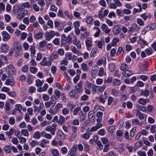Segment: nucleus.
<instances>
[{
	"label": "nucleus",
	"mask_w": 156,
	"mask_h": 156,
	"mask_svg": "<svg viewBox=\"0 0 156 156\" xmlns=\"http://www.w3.org/2000/svg\"><path fill=\"white\" fill-rule=\"evenodd\" d=\"M92 86V83L89 81H87L85 83L84 88L90 89Z\"/></svg>",
	"instance_id": "a18cd8bd"
},
{
	"label": "nucleus",
	"mask_w": 156,
	"mask_h": 156,
	"mask_svg": "<svg viewBox=\"0 0 156 156\" xmlns=\"http://www.w3.org/2000/svg\"><path fill=\"white\" fill-rule=\"evenodd\" d=\"M51 61H47L46 57L43 58V60L41 62L40 64L42 66H50L51 65Z\"/></svg>",
	"instance_id": "f8f14e48"
},
{
	"label": "nucleus",
	"mask_w": 156,
	"mask_h": 156,
	"mask_svg": "<svg viewBox=\"0 0 156 156\" xmlns=\"http://www.w3.org/2000/svg\"><path fill=\"white\" fill-rule=\"evenodd\" d=\"M93 20V19L91 16H88L86 19V22L89 24L92 23Z\"/></svg>",
	"instance_id": "8fccbe9b"
},
{
	"label": "nucleus",
	"mask_w": 156,
	"mask_h": 156,
	"mask_svg": "<svg viewBox=\"0 0 156 156\" xmlns=\"http://www.w3.org/2000/svg\"><path fill=\"white\" fill-rule=\"evenodd\" d=\"M55 105V104L50 101H47L45 103V106L48 108H49L50 107H53Z\"/></svg>",
	"instance_id": "4c0bfd02"
},
{
	"label": "nucleus",
	"mask_w": 156,
	"mask_h": 156,
	"mask_svg": "<svg viewBox=\"0 0 156 156\" xmlns=\"http://www.w3.org/2000/svg\"><path fill=\"white\" fill-rule=\"evenodd\" d=\"M97 68L96 65H94L92 67L91 70V73L92 77H95L97 74Z\"/></svg>",
	"instance_id": "dca6fc26"
},
{
	"label": "nucleus",
	"mask_w": 156,
	"mask_h": 156,
	"mask_svg": "<svg viewBox=\"0 0 156 156\" xmlns=\"http://www.w3.org/2000/svg\"><path fill=\"white\" fill-rule=\"evenodd\" d=\"M65 134L61 130H58L56 138L58 140H62L65 139Z\"/></svg>",
	"instance_id": "6e6552de"
},
{
	"label": "nucleus",
	"mask_w": 156,
	"mask_h": 156,
	"mask_svg": "<svg viewBox=\"0 0 156 156\" xmlns=\"http://www.w3.org/2000/svg\"><path fill=\"white\" fill-rule=\"evenodd\" d=\"M65 118L62 115H61L59 117L58 123L60 125H62L65 122Z\"/></svg>",
	"instance_id": "5701e85b"
},
{
	"label": "nucleus",
	"mask_w": 156,
	"mask_h": 156,
	"mask_svg": "<svg viewBox=\"0 0 156 156\" xmlns=\"http://www.w3.org/2000/svg\"><path fill=\"white\" fill-rule=\"evenodd\" d=\"M41 134L42 136L48 139H50L52 138L51 134L46 133L44 131H42L41 132Z\"/></svg>",
	"instance_id": "412c9836"
},
{
	"label": "nucleus",
	"mask_w": 156,
	"mask_h": 156,
	"mask_svg": "<svg viewBox=\"0 0 156 156\" xmlns=\"http://www.w3.org/2000/svg\"><path fill=\"white\" fill-rule=\"evenodd\" d=\"M65 58L66 60H71L72 59L71 53L69 52L66 53L65 54Z\"/></svg>",
	"instance_id": "37998d69"
},
{
	"label": "nucleus",
	"mask_w": 156,
	"mask_h": 156,
	"mask_svg": "<svg viewBox=\"0 0 156 156\" xmlns=\"http://www.w3.org/2000/svg\"><path fill=\"white\" fill-rule=\"evenodd\" d=\"M95 112L93 110L90 111L88 114V117L90 119H93L95 121Z\"/></svg>",
	"instance_id": "f3484780"
},
{
	"label": "nucleus",
	"mask_w": 156,
	"mask_h": 156,
	"mask_svg": "<svg viewBox=\"0 0 156 156\" xmlns=\"http://www.w3.org/2000/svg\"><path fill=\"white\" fill-rule=\"evenodd\" d=\"M81 110V108L80 107H77L75 108L73 111V115H77L79 111Z\"/></svg>",
	"instance_id": "0e129e2a"
},
{
	"label": "nucleus",
	"mask_w": 156,
	"mask_h": 156,
	"mask_svg": "<svg viewBox=\"0 0 156 156\" xmlns=\"http://www.w3.org/2000/svg\"><path fill=\"white\" fill-rule=\"evenodd\" d=\"M33 76L30 74H28L27 78V82L28 84L30 85L33 81Z\"/></svg>",
	"instance_id": "c756f323"
},
{
	"label": "nucleus",
	"mask_w": 156,
	"mask_h": 156,
	"mask_svg": "<svg viewBox=\"0 0 156 156\" xmlns=\"http://www.w3.org/2000/svg\"><path fill=\"white\" fill-rule=\"evenodd\" d=\"M21 134L25 136H28L29 135L28 131L26 129H22L21 131Z\"/></svg>",
	"instance_id": "052dcab7"
},
{
	"label": "nucleus",
	"mask_w": 156,
	"mask_h": 156,
	"mask_svg": "<svg viewBox=\"0 0 156 156\" xmlns=\"http://www.w3.org/2000/svg\"><path fill=\"white\" fill-rule=\"evenodd\" d=\"M112 77L109 76L107 79H106L105 80L104 82L105 83H111L112 80Z\"/></svg>",
	"instance_id": "338daca9"
},
{
	"label": "nucleus",
	"mask_w": 156,
	"mask_h": 156,
	"mask_svg": "<svg viewBox=\"0 0 156 156\" xmlns=\"http://www.w3.org/2000/svg\"><path fill=\"white\" fill-rule=\"evenodd\" d=\"M63 107V105L62 104L60 103H58L55 106L54 109L56 110V112H58L59 111L60 109L62 108Z\"/></svg>",
	"instance_id": "bb28decb"
},
{
	"label": "nucleus",
	"mask_w": 156,
	"mask_h": 156,
	"mask_svg": "<svg viewBox=\"0 0 156 156\" xmlns=\"http://www.w3.org/2000/svg\"><path fill=\"white\" fill-rule=\"evenodd\" d=\"M101 29L106 34L108 33L110 31V30L108 29L107 25L105 24L102 25Z\"/></svg>",
	"instance_id": "aec40b11"
},
{
	"label": "nucleus",
	"mask_w": 156,
	"mask_h": 156,
	"mask_svg": "<svg viewBox=\"0 0 156 156\" xmlns=\"http://www.w3.org/2000/svg\"><path fill=\"white\" fill-rule=\"evenodd\" d=\"M97 64L99 66H101L102 64L105 65L106 64V59L105 57H103L101 59L99 60L97 62Z\"/></svg>",
	"instance_id": "ddd939ff"
},
{
	"label": "nucleus",
	"mask_w": 156,
	"mask_h": 156,
	"mask_svg": "<svg viewBox=\"0 0 156 156\" xmlns=\"http://www.w3.org/2000/svg\"><path fill=\"white\" fill-rule=\"evenodd\" d=\"M76 92L75 90H73L69 92V96L70 98H77V97L76 96Z\"/></svg>",
	"instance_id": "b1692460"
},
{
	"label": "nucleus",
	"mask_w": 156,
	"mask_h": 156,
	"mask_svg": "<svg viewBox=\"0 0 156 156\" xmlns=\"http://www.w3.org/2000/svg\"><path fill=\"white\" fill-rule=\"evenodd\" d=\"M41 136V134L38 131L36 132L34 134L33 137L34 138L37 139H39Z\"/></svg>",
	"instance_id": "ea45409f"
},
{
	"label": "nucleus",
	"mask_w": 156,
	"mask_h": 156,
	"mask_svg": "<svg viewBox=\"0 0 156 156\" xmlns=\"http://www.w3.org/2000/svg\"><path fill=\"white\" fill-rule=\"evenodd\" d=\"M101 140L104 144L105 145H110V142L109 140L106 137H103L101 138Z\"/></svg>",
	"instance_id": "c9c22d12"
},
{
	"label": "nucleus",
	"mask_w": 156,
	"mask_h": 156,
	"mask_svg": "<svg viewBox=\"0 0 156 156\" xmlns=\"http://www.w3.org/2000/svg\"><path fill=\"white\" fill-rule=\"evenodd\" d=\"M61 42L63 44H66L67 43V37L65 34H63L61 36Z\"/></svg>",
	"instance_id": "e433bc0d"
},
{
	"label": "nucleus",
	"mask_w": 156,
	"mask_h": 156,
	"mask_svg": "<svg viewBox=\"0 0 156 156\" xmlns=\"http://www.w3.org/2000/svg\"><path fill=\"white\" fill-rule=\"evenodd\" d=\"M57 126V124L54 123L51 126H47L45 130L50 132L52 135H54L55 134V133L56 130V128Z\"/></svg>",
	"instance_id": "7ed1b4c3"
},
{
	"label": "nucleus",
	"mask_w": 156,
	"mask_h": 156,
	"mask_svg": "<svg viewBox=\"0 0 156 156\" xmlns=\"http://www.w3.org/2000/svg\"><path fill=\"white\" fill-rule=\"evenodd\" d=\"M97 51V48H94L92 50L90 54V56L91 57L94 56L96 54Z\"/></svg>",
	"instance_id": "13d9d810"
},
{
	"label": "nucleus",
	"mask_w": 156,
	"mask_h": 156,
	"mask_svg": "<svg viewBox=\"0 0 156 156\" xmlns=\"http://www.w3.org/2000/svg\"><path fill=\"white\" fill-rule=\"evenodd\" d=\"M94 29L96 30L97 31L94 34V37H98L100 33V30L98 27H94Z\"/></svg>",
	"instance_id": "5fc2aeb1"
},
{
	"label": "nucleus",
	"mask_w": 156,
	"mask_h": 156,
	"mask_svg": "<svg viewBox=\"0 0 156 156\" xmlns=\"http://www.w3.org/2000/svg\"><path fill=\"white\" fill-rule=\"evenodd\" d=\"M138 102L139 104L144 105H145L146 103V99L141 98L138 100Z\"/></svg>",
	"instance_id": "774afa93"
},
{
	"label": "nucleus",
	"mask_w": 156,
	"mask_h": 156,
	"mask_svg": "<svg viewBox=\"0 0 156 156\" xmlns=\"http://www.w3.org/2000/svg\"><path fill=\"white\" fill-rule=\"evenodd\" d=\"M128 31H138L140 30L139 27L136 23H133L131 27L128 28Z\"/></svg>",
	"instance_id": "9d476101"
},
{
	"label": "nucleus",
	"mask_w": 156,
	"mask_h": 156,
	"mask_svg": "<svg viewBox=\"0 0 156 156\" xmlns=\"http://www.w3.org/2000/svg\"><path fill=\"white\" fill-rule=\"evenodd\" d=\"M31 5L32 6V8L36 12H38L39 11V8L37 4L35 3L34 2L31 3Z\"/></svg>",
	"instance_id": "2f4dec72"
},
{
	"label": "nucleus",
	"mask_w": 156,
	"mask_h": 156,
	"mask_svg": "<svg viewBox=\"0 0 156 156\" xmlns=\"http://www.w3.org/2000/svg\"><path fill=\"white\" fill-rule=\"evenodd\" d=\"M4 151L7 153H10L11 151V147L9 145H6L4 148Z\"/></svg>",
	"instance_id": "cd10ccee"
},
{
	"label": "nucleus",
	"mask_w": 156,
	"mask_h": 156,
	"mask_svg": "<svg viewBox=\"0 0 156 156\" xmlns=\"http://www.w3.org/2000/svg\"><path fill=\"white\" fill-rule=\"evenodd\" d=\"M48 86V85L47 83H45L43 86V88H42V87H39V88H37V91L40 92L43 91H46Z\"/></svg>",
	"instance_id": "a211bd4d"
},
{
	"label": "nucleus",
	"mask_w": 156,
	"mask_h": 156,
	"mask_svg": "<svg viewBox=\"0 0 156 156\" xmlns=\"http://www.w3.org/2000/svg\"><path fill=\"white\" fill-rule=\"evenodd\" d=\"M156 27L155 26L154 24H150L148 26H147V30H153L155 29Z\"/></svg>",
	"instance_id": "de8ad7c7"
},
{
	"label": "nucleus",
	"mask_w": 156,
	"mask_h": 156,
	"mask_svg": "<svg viewBox=\"0 0 156 156\" xmlns=\"http://www.w3.org/2000/svg\"><path fill=\"white\" fill-rule=\"evenodd\" d=\"M58 57V53L56 52H53L51 55V60L57 59Z\"/></svg>",
	"instance_id": "7c9ffc66"
},
{
	"label": "nucleus",
	"mask_w": 156,
	"mask_h": 156,
	"mask_svg": "<svg viewBox=\"0 0 156 156\" xmlns=\"http://www.w3.org/2000/svg\"><path fill=\"white\" fill-rule=\"evenodd\" d=\"M9 47L7 44H3L0 47V49L2 52L6 53L7 52Z\"/></svg>",
	"instance_id": "4468645a"
},
{
	"label": "nucleus",
	"mask_w": 156,
	"mask_h": 156,
	"mask_svg": "<svg viewBox=\"0 0 156 156\" xmlns=\"http://www.w3.org/2000/svg\"><path fill=\"white\" fill-rule=\"evenodd\" d=\"M76 154V147H73L69 151L68 155L69 156H75Z\"/></svg>",
	"instance_id": "9b49d317"
},
{
	"label": "nucleus",
	"mask_w": 156,
	"mask_h": 156,
	"mask_svg": "<svg viewBox=\"0 0 156 156\" xmlns=\"http://www.w3.org/2000/svg\"><path fill=\"white\" fill-rule=\"evenodd\" d=\"M103 8H102L98 12V17L99 18L101 19L104 18V15L103 14Z\"/></svg>",
	"instance_id": "4d7b16f0"
},
{
	"label": "nucleus",
	"mask_w": 156,
	"mask_h": 156,
	"mask_svg": "<svg viewBox=\"0 0 156 156\" xmlns=\"http://www.w3.org/2000/svg\"><path fill=\"white\" fill-rule=\"evenodd\" d=\"M89 96L88 95L84 94L80 97V99L82 101H86L88 100L89 98Z\"/></svg>",
	"instance_id": "680f3d73"
},
{
	"label": "nucleus",
	"mask_w": 156,
	"mask_h": 156,
	"mask_svg": "<svg viewBox=\"0 0 156 156\" xmlns=\"http://www.w3.org/2000/svg\"><path fill=\"white\" fill-rule=\"evenodd\" d=\"M81 67L83 71H87L89 70V68L87 65L84 63L81 64Z\"/></svg>",
	"instance_id": "f704fd0d"
},
{
	"label": "nucleus",
	"mask_w": 156,
	"mask_h": 156,
	"mask_svg": "<svg viewBox=\"0 0 156 156\" xmlns=\"http://www.w3.org/2000/svg\"><path fill=\"white\" fill-rule=\"evenodd\" d=\"M136 107L137 108L139 109V110L142 112H145L146 111V109L145 107L138 105H136Z\"/></svg>",
	"instance_id": "3c124183"
},
{
	"label": "nucleus",
	"mask_w": 156,
	"mask_h": 156,
	"mask_svg": "<svg viewBox=\"0 0 156 156\" xmlns=\"http://www.w3.org/2000/svg\"><path fill=\"white\" fill-rule=\"evenodd\" d=\"M22 7H23L24 8H30V5L29 3L28 2L23 3L20 4Z\"/></svg>",
	"instance_id": "864d4df0"
},
{
	"label": "nucleus",
	"mask_w": 156,
	"mask_h": 156,
	"mask_svg": "<svg viewBox=\"0 0 156 156\" xmlns=\"http://www.w3.org/2000/svg\"><path fill=\"white\" fill-rule=\"evenodd\" d=\"M62 114L64 115H66L69 114V110L67 108H64L62 109Z\"/></svg>",
	"instance_id": "58836bf2"
},
{
	"label": "nucleus",
	"mask_w": 156,
	"mask_h": 156,
	"mask_svg": "<svg viewBox=\"0 0 156 156\" xmlns=\"http://www.w3.org/2000/svg\"><path fill=\"white\" fill-rule=\"evenodd\" d=\"M129 68V66L125 63H123L121 65L120 68V69L123 71H125L127 69H128Z\"/></svg>",
	"instance_id": "c85d7f7f"
},
{
	"label": "nucleus",
	"mask_w": 156,
	"mask_h": 156,
	"mask_svg": "<svg viewBox=\"0 0 156 156\" xmlns=\"http://www.w3.org/2000/svg\"><path fill=\"white\" fill-rule=\"evenodd\" d=\"M92 134V133L89 132L88 133H85L83 134L82 135V137L86 139H88L90 137V135Z\"/></svg>",
	"instance_id": "bf43d9fd"
},
{
	"label": "nucleus",
	"mask_w": 156,
	"mask_h": 156,
	"mask_svg": "<svg viewBox=\"0 0 156 156\" xmlns=\"http://www.w3.org/2000/svg\"><path fill=\"white\" fill-rule=\"evenodd\" d=\"M71 50L73 53L75 54H77L80 53H82L81 52H80L74 46H71ZM81 55H82V54H81Z\"/></svg>",
	"instance_id": "393cba45"
},
{
	"label": "nucleus",
	"mask_w": 156,
	"mask_h": 156,
	"mask_svg": "<svg viewBox=\"0 0 156 156\" xmlns=\"http://www.w3.org/2000/svg\"><path fill=\"white\" fill-rule=\"evenodd\" d=\"M73 42V44L76 46L78 49H80L81 48L80 41L77 39L76 37L74 36Z\"/></svg>",
	"instance_id": "1a4fd4ad"
},
{
	"label": "nucleus",
	"mask_w": 156,
	"mask_h": 156,
	"mask_svg": "<svg viewBox=\"0 0 156 156\" xmlns=\"http://www.w3.org/2000/svg\"><path fill=\"white\" fill-rule=\"evenodd\" d=\"M15 122V119L14 117H10L9 119V122L11 125H13Z\"/></svg>",
	"instance_id": "69168bd1"
},
{
	"label": "nucleus",
	"mask_w": 156,
	"mask_h": 156,
	"mask_svg": "<svg viewBox=\"0 0 156 156\" xmlns=\"http://www.w3.org/2000/svg\"><path fill=\"white\" fill-rule=\"evenodd\" d=\"M77 135V133H72V135L69 138V140L70 141H73L76 137Z\"/></svg>",
	"instance_id": "6e6d98bb"
},
{
	"label": "nucleus",
	"mask_w": 156,
	"mask_h": 156,
	"mask_svg": "<svg viewBox=\"0 0 156 156\" xmlns=\"http://www.w3.org/2000/svg\"><path fill=\"white\" fill-rule=\"evenodd\" d=\"M132 125H138L139 126H141L142 123L141 122H139V121L137 119H135L133 120L132 122Z\"/></svg>",
	"instance_id": "49530a36"
},
{
	"label": "nucleus",
	"mask_w": 156,
	"mask_h": 156,
	"mask_svg": "<svg viewBox=\"0 0 156 156\" xmlns=\"http://www.w3.org/2000/svg\"><path fill=\"white\" fill-rule=\"evenodd\" d=\"M55 35V32L53 31H51L50 32H46L45 34V39L50 41L51 39Z\"/></svg>",
	"instance_id": "423d86ee"
},
{
	"label": "nucleus",
	"mask_w": 156,
	"mask_h": 156,
	"mask_svg": "<svg viewBox=\"0 0 156 156\" xmlns=\"http://www.w3.org/2000/svg\"><path fill=\"white\" fill-rule=\"evenodd\" d=\"M30 50L31 53V55L33 56L35 54V47L34 46H30Z\"/></svg>",
	"instance_id": "603ef678"
},
{
	"label": "nucleus",
	"mask_w": 156,
	"mask_h": 156,
	"mask_svg": "<svg viewBox=\"0 0 156 156\" xmlns=\"http://www.w3.org/2000/svg\"><path fill=\"white\" fill-rule=\"evenodd\" d=\"M138 6L139 8L136 9L134 8L133 12V14H135L136 12H139L141 11V7L140 4H138Z\"/></svg>",
	"instance_id": "72a5a7b5"
},
{
	"label": "nucleus",
	"mask_w": 156,
	"mask_h": 156,
	"mask_svg": "<svg viewBox=\"0 0 156 156\" xmlns=\"http://www.w3.org/2000/svg\"><path fill=\"white\" fill-rule=\"evenodd\" d=\"M86 45L87 49L91 47L92 46V42L90 40H87L85 42Z\"/></svg>",
	"instance_id": "09e8293b"
},
{
	"label": "nucleus",
	"mask_w": 156,
	"mask_h": 156,
	"mask_svg": "<svg viewBox=\"0 0 156 156\" xmlns=\"http://www.w3.org/2000/svg\"><path fill=\"white\" fill-rule=\"evenodd\" d=\"M94 141L98 147L99 149L102 150L103 148V146L101 144V142L100 141H98L97 140H94Z\"/></svg>",
	"instance_id": "79ce46f5"
},
{
	"label": "nucleus",
	"mask_w": 156,
	"mask_h": 156,
	"mask_svg": "<svg viewBox=\"0 0 156 156\" xmlns=\"http://www.w3.org/2000/svg\"><path fill=\"white\" fill-rule=\"evenodd\" d=\"M43 80H41L39 79H37L36 80L35 86L37 87V88H39V87H42V86L44 83Z\"/></svg>",
	"instance_id": "4be33fe9"
},
{
	"label": "nucleus",
	"mask_w": 156,
	"mask_h": 156,
	"mask_svg": "<svg viewBox=\"0 0 156 156\" xmlns=\"http://www.w3.org/2000/svg\"><path fill=\"white\" fill-rule=\"evenodd\" d=\"M121 31V27L119 25H116L113 29V32L115 34L119 33Z\"/></svg>",
	"instance_id": "6ab92c4d"
},
{
	"label": "nucleus",
	"mask_w": 156,
	"mask_h": 156,
	"mask_svg": "<svg viewBox=\"0 0 156 156\" xmlns=\"http://www.w3.org/2000/svg\"><path fill=\"white\" fill-rule=\"evenodd\" d=\"M123 75H125V77H129L133 74V73L130 70L127 69L122 72Z\"/></svg>",
	"instance_id": "a878e982"
},
{
	"label": "nucleus",
	"mask_w": 156,
	"mask_h": 156,
	"mask_svg": "<svg viewBox=\"0 0 156 156\" xmlns=\"http://www.w3.org/2000/svg\"><path fill=\"white\" fill-rule=\"evenodd\" d=\"M79 115L80 116V121H83L85 119V115L82 112L79 113Z\"/></svg>",
	"instance_id": "e2e57ef3"
},
{
	"label": "nucleus",
	"mask_w": 156,
	"mask_h": 156,
	"mask_svg": "<svg viewBox=\"0 0 156 156\" xmlns=\"http://www.w3.org/2000/svg\"><path fill=\"white\" fill-rule=\"evenodd\" d=\"M105 85L102 86H98L95 84H93L92 86L91 91L93 94H98L99 92L102 93L106 88Z\"/></svg>",
	"instance_id": "f03ea898"
},
{
	"label": "nucleus",
	"mask_w": 156,
	"mask_h": 156,
	"mask_svg": "<svg viewBox=\"0 0 156 156\" xmlns=\"http://www.w3.org/2000/svg\"><path fill=\"white\" fill-rule=\"evenodd\" d=\"M109 68L111 72H113L115 68V65L114 63H111L109 65Z\"/></svg>",
	"instance_id": "c03bdc74"
},
{
	"label": "nucleus",
	"mask_w": 156,
	"mask_h": 156,
	"mask_svg": "<svg viewBox=\"0 0 156 156\" xmlns=\"http://www.w3.org/2000/svg\"><path fill=\"white\" fill-rule=\"evenodd\" d=\"M5 84L7 85L11 86L12 87L14 86L15 81L12 75H9L5 82Z\"/></svg>",
	"instance_id": "39448f33"
},
{
	"label": "nucleus",
	"mask_w": 156,
	"mask_h": 156,
	"mask_svg": "<svg viewBox=\"0 0 156 156\" xmlns=\"http://www.w3.org/2000/svg\"><path fill=\"white\" fill-rule=\"evenodd\" d=\"M49 140L43 139L41 140L39 145L42 147L44 148L46 146V144L49 143Z\"/></svg>",
	"instance_id": "2eb2a0df"
},
{
	"label": "nucleus",
	"mask_w": 156,
	"mask_h": 156,
	"mask_svg": "<svg viewBox=\"0 0 156 156\" xmlns=\"http://www.w3.org/2000/svg\"><path fill=\"white\" fill-rule=\"evenodd\" d=\"M83 83L82 81H80L76 85L75 88V90L76 92L80 93L82 92L83 90Z\"/></svg>",
	"instance_id": "20e7f679"
},
{
	"label": "nucleus",
	"mask_w": 156,
	"mask_h": 156,
	"mask_svg": "<svg viewBox=\"0 0 156 156\" xmlns=\"http://www.w3.org/2000/svg\"><path fill=\"white\" fill-rule=\"evenodd\" d=\"M14 51L15 52V56L16 57L20 56L21 55L22 46L20 42L16 41L13 44Z\"/></svg>",
	"instance_id": "f257e3e1"
},
{
	"label": "nucleus",
	"mask_w": 156,
	"mask_h": 156,
	"mask_svg": "<svg viewBox=\"0 0 156 156\" xmlns=\"http://www.w3.org/2000/svg\"><path fill=\"white\" fill-rule=\"evenodd\" d=\"M89 32L88 31L84 32L83 33H81L80 34V38L83 39L87 37L89 35Z\"/></svg>",
	"instance_id": "a19ab883"
},
{
	"label": "nucleus",
	"mask_w": 156,
	"mask_h": 156,
	"mask_svg": "<svg viewBox=\"0 0 156 156\" xmlns=\"http://www.w3.org/2000/svg\"><path fill=\"white\" fill-rule=\"evenodd\" d=\"M2 39L5 42H7L10 38V36L6 31H3L1 33Z\"/></svg>",
	"instance_id": "0eeeda50"
},
{
	"label": "nucleus",
	"mask_w": 156,
	"mask_h": 156,
	"mask_svg": "<svg viewBox=\"0 0 156 156\" xmlns=\"http://www.w3.org/2000/svg\"><path fill=\"white\" fill-rule=\"evenodd\" d=\"M67 107L69 108L71 111H72L73 109L75 108L76 105L72 104L71 102H69L67 105Z\"/></svg>",
	"instance_id": "473e14b6"
}]
</instances>
